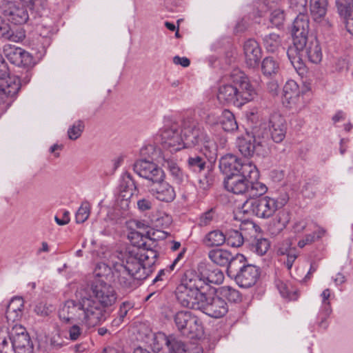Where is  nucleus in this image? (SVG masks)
Instances as JSON below:
<instances>
[{
	"label": "nucleus",
	"mask_w": 353,
	"mask_h": 353,
	"mask_svg": "<svg viewBox=\"0 0 353 353\" xmlns=\"http://www.w3.org/2000/svg\"><path fill=\"white\" fill-rule=\"evenodd\" d=\"M76 300L65 301L59 310V316L64 322H77L94 327L105 321L107 310L117 301L114 288L103 279L94 281L88 289H79Z\"/></svg>",
	"instance_id": "obj_1"
},
{
	"label": "nucleus",
	"mask_w": 353,
	"mask_h": 353,
	"mask_svg": "<svg viewBox=\"0 0 353 353\" xmlns=\"http://www.w3.org/2000/svg\"><path fill=\"white\" fill-rule=\"evenodd\" d=\"M111 256L110 263L114 280L121 288L132 290L147 277L146 269L137 254L132 252H117Z\"/></svg>",
	"instance_id": "obj_2"
},
{
	"label": "nucleus",
	"mask_w": 353,
	"mask_h": 353,
	"mask_svg": "<svg viewBox=\"0 0 353 353\" xmlns=\"http://www.w3.org/2000/svg\"><path fill=\"white\" fill-rule=\"evenodd\" d=\"M231 79L232 83L223 84L219 88L217 98L221 103L240 107L254 99L256 92L243 72L234 71Z\"/></svg>",
	"instance_id": "obj_3"
},
{
	"label": "nucleus",
	"mask_w": 353,
	"mask_h": 353,
	"mask_svg": "<svg viewBox=\"0 0 353 353\" xmlns=\"http://www.w3.org/2000/svg\"><path fill=\"white\" fill-rule=\"evenodd\" d=\"M181 133L185 148H194L203 153L210 161L216 158L218 145L205 132L202 126L192 118L183 121Z\"/></svg>",
	"instance_id": "obj_4"
},
{
	"label": "nucleus",
	"mask_w": 353,
	"mask_h": 353,
	"mask_svg": "<svg viewBox=\"0 0 353 353\" xmlns=\"http://www.w3.org/2000/svg\"><path fill=\"white\" fill-rule=\"evenodd\" d=\"M176 293L183 306L201 310L212 318H221L228 311V304L222 298L210 296L206 292Z\"/></svg>",
	"instance_id": "obj_5"
},
{
	"label": "nucleus",
	"mask_w": 353,
	"mask_h": 353,
	"mask_svg": "<svg viewBox=\"0 0 353 353\" xmlns=\"http://www.w3.org/2000/svg\"><path fill=\"white\" fill-rule=\"evenodd\" d=\"M224 275L221 270L214 269L207 275L203 273L188 272L185 274L181 283L176 292H206L210 283L220 284L223 281Z\"/></svg>",
	"instance_id": "obj_6"
},
{
	"label": "nucleus",
	"mask_w": 353,
	"mask_h": 353,
	"mask_svg": "<svg viewBox=\"0 0 353 353\" xmlns=\"http://www.w3.org/2000/svg\"><path fill=\"white\" fill-rule=\"evenodd\" d=\"M21 88L20 79L9 76L4 63L0 65V112H6L16 99Z\"/></svg>",
	"instance_id": "obj_7"
},
{
	"label": "nucleus",
	"mask_w": 353,
	"mask_h": 353,
	"mask_svg": "<svg viewBox=\"0 0 353 353\" xmlns=\"http://www.w3.org/2000/svg\"><path fill=\"white\" fill-rule=\"evenodd\" d=\"M269 139L267 134L256 130L246 134L237 139L239 152L244 157H252L254 154H262L268 148Z\"/></svg>",
	"instance_id": "obj_8"
},
{
	"label": "nucleus",
	"mask_w": 353,
	"mask_h": 353,
	"mask_svg": "<svg viewBox=\"0 0 353 353\" xmlns=\"http://www.w3.org/2000/svg\"><path fill=\"white\" fill-rule=\"evenodd\" d=\"M219 168L227 176L243 173L252 178L259 177V171L249 160L241 161L233 154H226L219 161Z\"/></svg>",
	"instance_id": "obj_9"
},
{
	"label": "nucleus",
	"mask_w": 353,
	"mask_h": 353,
	"mask_svg": "<svg viewBox=\"0 0 353 353\" xmlns=\"http://www.w3.org/2000/svg\"><path fill=\"white\" fill-rule=\"evenodd\" d=\"M285 204L274 198L263 196L259 199H248L243 205L244 212L252 213L259 218H269Z\"/></svg>",
	"instance_id": "obj_10"
},
{
	"label": "nucleus",
	"mask_w": 353,
	"mask_h": 353,
	"mask_svg": "<svg viewBox=\"0 0 353 353\" xmlns=\"http://www.w3.org/2000/svg\"><path fill=\"white\" fill-rule=\"evenodd\" d=\"M174 323L183 335L199 337L203 333L199 319L190 312L180 311L174 316Z\"/></svg>",
	"instance_id": "obj_11"
},
{
	"label": "nucleus",
	"mask_w": 353,
	"mask_h": 353,
	"mask_svg": "<svg viewBox=\"0 0 353 353\" xmlns=\"http://www.w3.org/2000/svg\"><path fill=\"white\" fill-rule=\"evenodd\" d=\"M134 172L152 183L165 178L163 170L150 159H141L134 164Z\"/></svg>",
	"instance_id": "obj_12"
},
{
	"label": "nucleus",
	"mask_w": 353,
	"mask_h": 353,
	"mask_svg": "<svg viewBox=\"0 0 353 353\" xmlns=\"http://www.w3.org/2000/svg\"><path fill=\"white\" fill-rule=\"evenodd\" d=\"M209 259L215 264L220 266H228V272L232 274L238 263H241L245 259L242 254L234 257L231 252L223 249H214L208 253Z\"/></svg>",
	"instance_id": "obj_13"
},
{
	"label": "nucleus",
	"mask_w": 353,
	"mask_h": 353,
	"mask_svg": "<svg viewBox=\"0 0 353 353\" xmlns=\"http://www.w3.org/2000/svg\"><path fill=\"white\" fill-rule=\"evenodd\" d=\"M161 143L165 149L171 152H176L184 148L183 137L179 132L176 123H172L170 126H165L161 132Z\"/></svg>",
	"instance_id": "obj_14"
},
{
	"label": "nucleus",
	"mask_w": 353,
	"mask_h": 353,
	"mask_svg": "<svg viewBox=\"0 0 353 353\" xmlns=\"http://www.w3.org/2000/svg\"><path fill=\"white\" fill-rule=\"evenodd\" d=\"M283 103L290 109L301 110L304 106L303 92L294 80H288L283 87Z\"/></svg>",
	"instance_id": "obj_15"
},
{
	"label": "nucleus",
	"mask_w": 353,
	"mask_h": 353,
	"mask_svg": "<svg viewBox=\"0 0 353 353\" xmlns=\"http://www.w3.org/2000/svg\"><path fill=\"white\" fill-rule=\"evenodd\" d=\"M260 276V270L252 264H243L239 268L234 278L236 283L241 288H248L254 285Z\"/></svg>",
	"instance_id": "obj_16"
},
{
	"label": "nucleus",
	"mask_w": 353,
	"mask_h": 353,
	"mask_svg": "<svg viewBox=\"0 0 353 353\" xmlns=\"http://www.w3.org/2000/svg\"><path fill=\"white\" fill-rule=\"evenodd\" d=\"M10 334L14 345L16 353L33 352V345L30 341V338L28 332L23 327H13L10 331Z\"/></svg>",
	"instance_id": "obj_17"
},
{
	"label": "nucleus",
	"mask_w": 353,
	"mask_h": 353,
	"mask_svg": "<svg viewBox=\"0 0 353 353\" xmlns=\"http://www.w3.org/2000/svg\"><path fill=\"white\" fill-rule=\"evenodd\" d=\"M150 192L156 199L165 203L172 202L176 195L174 187L165 181V178L152 183Z\"/></svg>",
	"instance_id": "obj_18"
},
{
	"label": "nucleus",
	"mask_w": 353,
	"mask_h": 353,
	"mask_svg": "<svg viewBox=\"0 0 353 353\" xmlns=\"http://www.w3.org/2000/svg\"><path fill=\"white\" fill-rule=\"evenodd\" d=\"M256 179L257 178H252L243 173L232 174V176H227L225 179V188L228 191L236 194H246L250 181Z\"/></svg>",
	"instance_id": "obj_19"
},
{
	"label": "nucleus",
	"mask_w": 353,
	"mask_h": 353,
	"mask_svg": "<svg viewBox=\"0 0 353 353\" xmlns=\"http://www.w3.org/2000/svg\"><path fill=\"white\" fill-rule=\"evenodd\" d=\"M2 11L8 20L14 24L25 23L28 19V14L23 6L15 2L8 1L3 4Z\"/></svg>",
	"instance_id": "obj_20"
},
{
	"label": "nucleus",
	"mask_w": 353,
	"mask_h": 353,
	"mask_svg": "<svg viewBox=\"0 0 353 353\" xmlns=\"http://www.w3.org/2000/svg\"><path fill=\"white\" fill-rule=\"evenodd\" d=\"M292 38L299 48L307 41L309 32V20L307 16L299 14L294 19L292 26Z\"/></svg>",
	"instance_id": "obj_21"
},
{
	"label": "nucleus",
	"mask_w": 353,
	"mask_h": 353,
	"mask_svg": "<svg viewBox=\"0 0 353 353\" xmlns=\"http://www.w3.org/2000/svg\"><path fill=\"white\" fill-rule=\"evenodd\" d=\"M136 189L135 183L130 174H125L122 176L119 185V195L118 203L123 209L128 208L130 199Z\"/></svg>",
	"instance_id": "obj_22"
},
{
	"label": "nucleus",
	"mask_w": 353,
	"mask_h": 353,
	"mask_svg": "<svg viewBox=\"0 0 353 353\" xmlns=\"http://www.w3.org/2000/svg\"><path fill=\"white\" fill-rule=\"evenodd\" d=\"M330 296L331 290L328 288L325 289L320 294L321 304L318 313L317 319L319 326L323 330H326L327 328V319L330 317L332 312V308L330 299Z\"/></svg>",
	"instance_id": "obj_23"
},
{
	"label": "nucleus",
	"mask_w": 353,
	"mask_h": 353,
	"mask_svg": "<svg viewBox=\"0 0 353 353\" xmlns=\"http://www.w3.org/2000/svg\"><path fill=\"white\" fill-rule=\"evenodd\" d=\"M269 128L272 140L281 143L285 137L286 126L285 119L279 114L271 115L269 121Z\"/></svg>",
	"instance_id": "obj_24"
},
{
	"label": "nucleus",
	"mask_w": 353,
	"mask_h": 353,
	"mask_svg": "<svg viewBox=\"0 0 353 353\" xmlns=\"http://www.w3.org/2000/svg\"><path fill=\"white\" fill-rule=\"evenodd\" d=\"M245 63L248 66H256L261 58L262 52L259 43L254 39L247 40L243 45Z\"/></svg>",
	"instance_id": "obj_25"
},
{
	"label": "nucleus",
	"mask_w": 353,
	"mask_h": 353,
	"mask_svg": "<svg viewBox=\"0 0 353 353\" xmlns=\"http://www.w3.org/2000/svg\"><path fill=\"white\" fill-rule=\"evenodd\" d=\"M303 56L313 63H319L322 59V52L319 41L312 38L305 41V47L303 49Z\"/></svg>",
	"instance_id": "obj_26"
},
{
	"label": "nucleus",
	"mask_w": 353,
	"mask_h": 353,
	"mask_svg": "<svg viewBox=\"0 0 353 353\" xmlns=\"http://www.w3.org/2000/svg\"><path fill=\"white\" fill-rule=\"evenodd\" d=\"M290 240L288 239L279 245L278 248V253L281 255L286 256V261L284 263L288 270H290L293 265L294 262L298 256V252L295 248H292Z\"/></svg>",
	"instance_id": "obj_27"
},
{
	"label": "nucleus",
	"mask_w": 353,
	"mask_h": 353,
	"mask_svg": "<svg viewBox=\"0 0 353 353\" xmlns=\"http://www.w3.org/2000/svg\"><path fill=\"white\" fill-rule=\"evenodd\" d=\"M265 5L273 9L270 14V21L276 27L281 26L285 19L283 10L277 6V0H265Z\"/></svg>",
	"instance_id": "obj_28"
},
{
	"label": "nucleus",
	"mask_w": 353,
	"mask_h": 353,
	"mask_svg": "<svg viewBox=\"0 0 353 353\" xmlns=\"http://www.w3.org/2000/svg\"><path fill=\"white\" fill-rule=\"evenodd\" d=\"M163 166L169 171L173 181L176 183H181L185 180V174L174 160L165 159Z\"/></svg>",
	"instance_id": "obj_29"
},
{
	"label": "nucleus",
	"mask_w": 353,
	"mask_h": 353,
	"mask_svg": "<svg viewBox=\"0 0 353 353\" xmlns=\"http://www.w3.org/2000/svg\"><path fill=\"white\" fill-rule=\"evenodd\" d=\"M226 241V235L219 230L208 232L203 239V243L208 247L221 246Z\"/></svg>",
	"instance_id": "obj_30"
},
{
	"label": "nucleus",
	"mask_w": 353,
	"mask_h": 353,
	"mask_svg": "<svg viewBox=\"0 0 353 353\" xmlns=\"http://www.w3.org/2000/svg\"><path fill=\"white\" fill-rule=\"evenodd\" d=\"M261 70L265 76L273 77L279 73L280 70V64L274 57H268L262 61Z\"/></svg>",
	"instance_id": "obj_31"
},
{
	"label": "nucleus",
	"mask_w": 353,
	"mask_h": 353,
	"mask_svg": "<svg viewBox=\"0 0 353 353\" xmlns=\"http://www.w3.org/2000/svg\"><path fill=\"white\" fill-rule=\"evenodd\" d=\"M0 353H16L10 332H0Z\"/></svg>",
	"instance_id": "obj_32"
},
{
	"label": "nucleus",
	"mask_w": 353,
	"mask_h": 353,
	"mask_svg": "<svg viewBox=\"0 0 353 353\" xmlns=\"http://www.w3.org/2000/svg\"><path fill=\"white\" fill-rule=\"evenodd\" d=\"M220 123L226 132H233L238 129L234 114L229 110H224L220 119Z\"/></svg>",
	"instance_id": "obj_33"
},
{
	"label": "nucleus",
	"mask_w": 353,
	"mask_h": 353,
	"mask_svg": "<svg viewBox=\"0 0 353 353\" xmlns=\"http://www.w3.org/2000/svg\"><path fill=\"white\" fill-rule=\"evenodd\" d=\"M0 37L17 42L22 41L25 37V34L22 32H19L18 35H14L9 24L0 17Z\"/></svg>",
	"instance_id": "obj_34"
},
{
	"label": "nucleus",
	"mask_w": 353,
	"mask_h": 353,
	"mask_svg": "<svg viewBox=\"0 0 353 353\" xmlns=\"http://www.w3.org/2000/svg\"><path fill=\"white\" fill-rule=\"evenodd\" d=\"M270 246V242L267 239L259 238L253 240L250 244V249L256 254L263 256L268 252Z\"/></svg>",
	"instance_id": "obj_35"
},
{
	"label": "nucleus",
	"mask_w": 353,
	"mask_h": 353,
	"mask_svg": "<svg viewBox=\"0 0 353 353\" xmlns=\"http://www.w3.org/2000/svg\"><path fill=\"white\" fill-rule=\"evenodd\" d=\"M305 47V43L299 48L296 43V41L293 40V46H290L287 51V55L292 65L295 63H299L303 57V49Z\"/></svg>",
	"instance_id": "obj_36"
},
{
	"label": "nucleus",
	"mask_w": 353,
	"mask_h": 353,
	"mask_svg": "<svg viewBox=\"0 0 353 353\" xmlns=\"http://www.w3.org/2000/svg\"><path fill=\"white\" fill-rule=\"evenodd\" d=\"M22 48L13 45L8 44L3 48V52L6 58L14 65L19 64Z\"/></svg>",
	"instance_id": "obj_37"
},
{
	"label": "nucleus",
	"mask_w": 353,
	"mask_h": 353,
	"mask_svg": "<svg viewBox=\"0 0 353 353\" xmlns=\"http://www.w3.org/2000/svg\"><path fill=\"white\" fill-rule=\"evenodd\" d=\"M219 293L223 298L226 299L228 301L236 303L241 301V294L239 292L228 285H224L219 289Z\"/></svg>",
	"instance_id": "obj_38"
},
{
	"label": "nucleus",
	"mask_w": 353,
	"mask_h": 353,
	"mask_svg": "<svg viewBox=\"0 0 353 353\" xmlns=\"http://www.w3.org/2000/svg\"><path fill=\"white\" fill-rule=\"evenodd\" d=\"M267 190L268 188L264 183L259 181H251L248 184V190L246 194L250 197L249 199H251L264 194Z\"/></svg>",
	"instance_id": "obj_39"
},
{
	"label": "nucleus",
	"mask_w": 353,
	"mask_h": 353,
	"mask_svg": "<svg viewBox=\"0 0 353 353\" xmlns=\"http://www.w3.org/2000/svg\"><path fill=\"white\" fill-rule=\"evenodd\" d=\"M263 43L268 51L274 52L280 47L281 40L279 34L271 33L264 37Z\"/></svg>",
	"instance_id": "obj_40"
},
{
	"label": "nucleus",
	"mask_w": 353,
	"mask_h": 353,
	"mask_svg": "<svg viewBox=\"0 0 353 353\" xmlns=\"http://www.w3.org/2000/svg\"><path fill=\"white\" fill-rule=\"evenodd\" d=\"M128 252L137 254L138 257L141 259V263L144 265L145 268L146 265L150 266L154 264L157 257V252L153 250H143L140 253L135 252L134 250L129 251Z\"/></svg>",
	"instance_id": "obj_41"
},
{
	"label": "nucleus",
	"mask_w": 353,
	"mask_h": 353,
	"mask_svg": "<svg viewBox=\"0 0 353 353\" xmlns=\"http://www.w3.org/2000/svg\"><path fill=\"white\" fill-rule=\"evenodd\" d=\"M289 221V216L285 211H281L276 216L274 226L271 228V231L273 234H276L282 231L287 225Z\"/></svg>",
	"instance_id": "obj_42"
},
{
	"label": "nucleus",
	"mask_w": 353,
	"mask_h": 353,
	"mask_svg": "<svg viewBox=\"0 0 353 353\" xmlns=\"http://www.w3.org/2000/svg\"><path fill=\"white\" fill-rule=\"evenodd\" d=\"M226 235V243L228 245L234 248L241 246L244 242L242 232L238 230H230Z\"/></svg>",
	"instance_id": "obj_43"
},
{
	"label": "nucleus",
	"mask_w": 353,
	"mask_h": 353,
	"mask_svg": "<svg viewBox=\"0 0 353 353\" xmlns=\"http://www.w3.org/2000/svg\"><path fill=\"white\" fill-rule=\"evenodd\" d=\"M327 5L310 3V12L313 19L318 23L321 22L327 13Z\"/></svg>",
	"instance_id": "obj_44"
},
{
	"label": "nucleus",
	"mask_w": 353,
	"mask_h": 353,
	"mask_svg": "<svg viewBox=\"0 0 353 353\" xmlns=\"http://www.w3.org/2000/svg\"><path fill=\"white\" fill-rule=\"evenodd\" d=\"M163 340L165 344L170 347L171 353H186L188 347L181 341L176 340H170L167 336H163Z\"/></svg>",
	"instance_id": "obj_45"
},
{
	"label": "nucleus",
	"mask_w": 353,
	"mask_h": 353,
	"mask_svg": "<svg viewBox=\"0 0 353 353\" xmlns=\"http://www.w3.org/2000/svg\"><path fill=\"white\" fill-rule=\"evenodd\" d=\"M90 209L91 206L89 202H82L75 214L76 222L77 223H82L85 222L90 216Z\"/></svg>",
	"instance_id": "obj_46"
},
{
	"label": "nucleus",
	"mask_w": 353,
	"mask_h": 353,
	"mask_svg": "<svg viewBox=\"0 0 353 353\" xmlns=\"http://www.w3.org/2000/svg\"><path fill=\"white\" fill-rule=\"evenodd\" d=\"M188 165L194 171L201 172L205 168V161L201 157L195 155L188 158Z\"/></svg>",
	"instance_id": "obj_47"
},
{
	"label": "nucleus",
	"mask_w": 353,
	"mask_h": 353,
	"mask_svg": "<svg viewBox=\"0 0 353 353\" xmlns=\"http://www.w3.org/2000/svg\"><path fill=\"white\" fill-rule=\"evenodd\" d=\"M159 150L154 144H147L140 150L141 159H150L152 161L159 153Z\"/></svg>",
	"instance_id": "obj_48"
},
{
	"label": "nucleus",
	"mask_w": 353,
	"mask_h": 353,
	"mask_svg": "<svg viewBox=\"0 0 353 353\" xmlns=\"http://www.w3.org/2000/svg\"><path fill=\"white\" fill-rule=\"evenodd\" d=\"M84 129L83 123L81 121H76L68 130V137L71 140L77 139Z\"/></svg>",
	"instance_id": "obj_49"
},
{
	"label": "nucleus",
	"mask_w": 353,
	"mask_h": 353,
	"mask_svg": "<svg viewBox=\"0 0 353 353\" xmlns=\"http://www.w3.org/2000/svg\"><path fill=\"white\" fill-rule=\"evenodd\" d=\"M336 6L340 16L347 15L353 10V0H336Z\"/></svg>",
	"instance_id": "obj_50"
},
{
	"label": "nucleus",
	"mask_w": 353,
	"mask_h": 353,
	"mask_svg": "<svg viewBox=\"0 0 353 353\" xmlns=\"http://www.w3.org/2000/svg\"><path fill=\"white\" fill-rule=\"evenodd\" d=\"M112 270V268L104 263H99L97 264L94 270V275L98 278H103L108 276Z\"/></svg>",
	"instance_id": "obj_51"
},
{
	"label": "nucleus",
	"mask_w": 353,
	"mask_h": 353,
	"mask_svg": "<svg viewBox=\"0 0 353 353\" xmlns=\"http://www.w3.org/2000/svg\"><path fill=\"white\" fill-rule=\"evenodd\" d=\"M20 57L19 64H17L18 66L29 67L33 65V57L28 52L22 49Z\"/></svg>",
	"instance_id": "obj_52"
},
{
	"label": "nucleus",
	"mask_w": 353,
	"mask_h": 353,
	"mask_svg": "<svg viewBox=\"0 0 353 353\" xmlns=\"http://www.w3.org/2000/svg\"><path fill=\"white\" fill-rule=\"evenodd\" d=\"M172 270H161L158 275L153 280V284H157V287L163 288L168 281V276H166V273L170 272Z\"/></svg>",
	"instance_id": "obj_53"
},
{
	"label": "nucleus",
	"mask_w": 353,
	"mask_h": 353,
	"mask_svg": "<svg viewBox=\"0 0 353 353\" xmlns=\"http://www.w3.org/2000/svg\"><path fill=\"white\" fill-rule=\"evenodd\" d=\"M52 305H47L46 303L41 302L36 305L34 312L39 316H46L52 311Z\"/></svg>",
	"instance_id": "obj_54"
},
{
	"label": "nucleus",
	"mask_w": 353,
	"mask_h": 353,
	"mask_svg": "<svg viewBox=\"0 0 353 353\" xmlns=\"http://www.w3.org/2000/svg\"><path fill=\"white\" fill-rule=\"evenodd\" d=\"M22 311L23 310H9L7 309L6 312V316L8 321L15 322L19 321L22 316Z\"/></svg>",
	"instance_id": "obj_55"
},
{
	"label": "nucleus",
	"mask_w": 353,
	"mask_h": 353,
	"mask_svg": "<svg viewBox=\"0 0 353 353\" xmlns=\"http://www.w3.org/2000/svg\"><path fill=\"white\" fill-rule=\"evenodd\" d=\"M138 209L141 211L150 210L152 207V201L150 198H142L137 201Z\"/></svg>",
	"instance_id": "obj_56"
},
{
	"label": "nucleus",
	"mask_w": 353,
	"mask_h": 353,
	"mask_svg": "<svg viewBox=\"0 0 353 353\" xmlns=\"http://www.w3.org/2000/svg\"><path fill=\"white\" fill-rule=\"evenodd\" d=\"M23 300L20 297L13 298L9 303L7 309L9 310H23Z\"/></svg>",
	"instance_id": "obj_57"
},
{
	"label": "nucleus",
	"mask_w": 353,
	"mask_h": 353,
	"mask_svg": "<svg viewBox=\"0 0 353 353\" xmlns=\"http://www.w3.org/2000/svg\"><path fill=\"white\" fill-rule=\"evenodd\" d=\"M276 287L283 297L290 298L291 290L289 286L281 281L276 282Z\"/></svg>",
	"instance_id": "obj_58"
},
{
	"label": "nucleus",
	"mask_w": 353,
	"mask_h": 353,
	"mask_svg": "<svg viewBox=\"0 0 353 353\" xmlns=\"http://www.w3.org/2000/svg\"><path fill=\"white\" fill-rule=\"evenodd\" d=\"M307 221L305 219L299 220L294 222L292 230L296 234L302 233L307 227Z\"/></svg>",
	"instance_id": "obj_59"
},
{
	"label": "nucleus",
	"mask_w": 353,
	"mask_h": 353,
	"mask_svg": "<svg viewBox=\"0 0 353 353\" xmlns=\"http://www.w3.org/2000/svg\"><path fill=\"white\" fill-rule=\"evenodd\" d=\"M345 23L347 30L353 35V10L347 13V15H341Z\"/></svg>",
	"instance_id": "obj_60"
},
{
	"label": "nucleus",
	"mask_w": 353,
	"mask_h": 353,
	"mask_svg": "<svg viewBox=\"0 0 353 353\" xmlns=\"http://www.w3.org/2000/svg\"><path fill=\"white\" fill-rule=\"evenodd\" d=\"M316 241L315 234H306L302 239L298 242V246L300 248H304L307 245H310Z\"/></svg>",
	"instance_id": "obj_61"
},
{
	"label": "nucleus",
	"mask_w": 353,
	"mask_h": 353,
	"mask_svg": "<svg viewBox=\"0 0 353 353\" xmlns=\"http://www.w3.org/2000/svg\"><path fill=\"white\" fill-rule=\"evenodd\" d=\"M214 218V211L210 210L204 214L200 218V225H208L212 221Z\"/></svg>",
	"instance_id": "obj_62"
},
{
	"label": "nucleus",
	"mask_w": 353,
	"mask_h": 353,
	"mask_svg": "<svg viewBox=\"0 0 353 353\" xmlns=\"http://www.w3.org/2000/svg\"><path fill=\"white\" fill-rule=\"evenodd\" d=\"M30 8L39 10L44 8L46 5V0H31L26 3Z\"/></svg>",
	"instance_id": "obj_63"
},
{
	"label": "nucleus",
	"mask_w": 353,
	"mask_h": 353,
	"mask_svg": "<svg viewBox=\"0 0 353 353\" xmlns=\"http://www.w3.org/2000/svg\"><path fill=\"white\" fill-rule=\"evenodd\" d=\"M81 334V329L77 325H74L69 330V336L72 341H75L79 339Z\"/></svg>",
	"instance_id": "obj_64"
}]
</instances>
